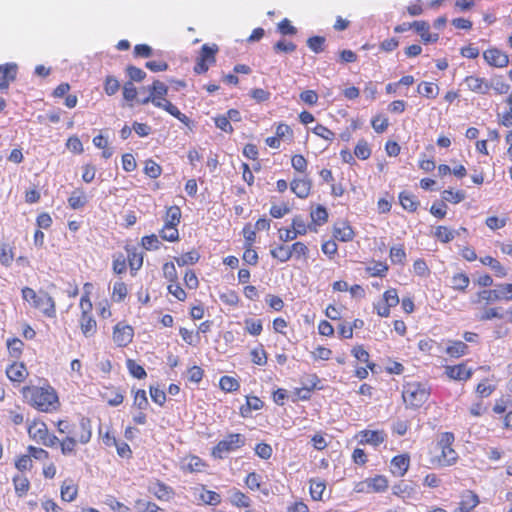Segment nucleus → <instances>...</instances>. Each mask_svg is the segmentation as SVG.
Instances as JSON below:
<instances>
[{"mask_svg": "<svg viewBox=\"0 0 512 512\" xmlns=\"http://www.w3.org/2000/svg\"><path fill=\"white\" fill-rule=\"evenodd\" d=\"M465 192L462 190H458L456 192L452 190H444L442 192V199L447 202H451L457 204L465 199Z\"/></svg>", "mask_w": 512, "mask_h": 512, "instance_id": "09e8293b", "label": "nucleus"}, {"mask_svg": "<svg viewBox=\"0 0 512 512\" xmlns=\"http://www.w3.org/2000/svg\"><path fill=\"white\" fill-rule=\"evenodd\" d=\"M361 444H371L378 446L385 441V434L382 431L365 430L361 432Z\"/></svg>", "mask_w": 512, "mask_h": 512, "instance_id": "f3484780", "label": "nucleus"}, {"mask_svg": "<svg viewBox=\"0 0 512 512\" xmlns=\"http://www.w3.org/2000/svg\"><path fill=\"white\" fill-rule=\"evenodd\" d=\"M181 219V209L174 205L167 208L165 215V228L177 227Z\"/></svg>", "mask_w": 512, "mask_h": 512, "instance_id": "a211bd4d", "label": "nucleus"}, {"mask_svg": "<svg viewBox=\"0 0 512 512\" xmlns=\"http://www.w3.org/2000/svg\"><path fill=\"white\" fill-rule=\"evenodd\" d=\"M135 509L137 512H164L153 502L139 499L135 502Z\"/></svg>", "mask_w": 512, "mask_h": 512, "instance_id": "8fccbe9b", "label": "nucleus"}, {"mask_svg": "<svg viewBox=\"0 0 512 512\" xmlns=\"http://www.w3.org/2000/svg\"><path fill=\"white\" fill-rule=\"evenodd\" d=\"M469 277L464 273H457L451 279L452 287L459 291H464L469 285Z\"/></svg>", "mask_w": 512, "mask_h": 512, "instance_id": "c03bdc74", "label": "nucleus"}, {"mask_svg": "<svg viewBox=\"0 0 512 512\" xmlns=\"http://www.w3.org/2000/svg\"><path fill=\"white\" fill-rule=\"evenodd\" d=\"M445 369L447 376L453 380H468L472 375V371L465 364L446 366Z\"/></svg>", "mask_w": 512, "mask_h": 512, "instance_id": "4468645a", "label": "nucleus"}, {"mask_svg": "<svg viewBox=\"0 0 512 512\" xmlns=\"http://www.w3.org/2000/svg\"><path fill=\"white\" fill-rule=\"evenodd\" d=\"M148 399L145 390L139 389L134 396V405L140 410H144L148 406Z\"/></svg>", "mask_w": 512, "mask_h": 512, "instance_id": "69168bd1", "label": "nucleus"}, {"mask_svg": "<svg viewBox=\"0 0 512 512\" xmlns=\"http://www.w3.org/2000/svg\"><path fill=\"white\" fill-rule=\"evenodd\" d=\"M270 254L273 258L278 259L281 262H286L292 257L290 247L283 244L272 249Z\"/></svg>", "mask_w": 512, "mask_h": 512, "instance_id": "e433bc0d", "label": "nucleus"}, {"mask_svg": "<svg viewBox=\"0 0 512 512\" xmlns=\"http://www.w3.org/2000/svg\"><path fill=\"white\" fill-rule=\"evenodd\" d=\"M214 121H215L216 127L219 128L220 130H222L226 133L233 132V127H232L231 123L229 122V118L226 117L225 115L217 116L214 119Z\"/></svg>", "mask_w": 512, "mask_h": 512, "instance_id": "0e129e2a", "label": "nucleus"}, {"mask_svg": "<svg viewBox=\"0 0 512 512\" xmlns=\"http://www.w3.org/2000/svg\"><path fill=\"white\" fill-rule=\"evenodd\" d=\"M367 483L375 492H383L388 488V480L382 475L367 479Z\"/></svg>", "mask_w": 512, "mask_h": 512, "instance_id": "4c0bfd02", "label": "nucleus"}, {"mask_svg": "<svg viewBox=\"0 0 512 512\" xmlns=\"http://www.w3.org/2000/svg\"><path fill=\"white\" fill-rule=\"evenodd\" d=\"M245 326L248 333L257 336L262 332V321L248 318L245 320Z\"/></svg>", "mask_w": 512, "mask_h": 512, "instance_id": "6e6d98bb", "label": "nucleus"}, {"mask_svg": "<svg viewBox=\"0 0 512 512\" xmlns=\"http://www.w3.org/2000/svg\"><path fill=\"white\" fill-rule=\"evenodd\" d=\"M399 201L402 207L409 212L416 211L419 206V201L416 199V197L407 191H402L399 194Z\"/></svg>", "mask_w": 512, "mask_h": 512, "instance_id": "6ab92c4d", "label": "nucleus"}, {"mask_svg": "<svg viewBox=\"0 0 512 512\" xmlns=\"http://www.w3.org/2000/svg\"><path fill=\"white\" fill-rule=\"evenodd\" d=\"M296 44L291 41L279 40L274 44L276 52L292 53L296 50Z\"/></svg>", "mask_w": 512, "mask_h": 512, "instance_id": "052dcab7", "label": "nucleus"}, {"mask_svg": "<svg viewBox=\"0 0 512 512\" xmlns=\"http://www.w3.org/2000/svg\"><path fill=\"white\" fill-rule=\"evenodd\" d=\"M354 154L360 160H367L371 155L368 143L364 140L359 141L355 146Z\"/></svg>", "mask_w": 512, "mask_h": 512, "instance_id": "3c124183", "label": "nucleus"}, {"mask_svg": "<svg viewBox=\"0 0 512 512\" xmlns=\"http://www.w3.org/2000/svg\"><path fill=\"white\" fill-rule=\"evenodd\" d=\"M310 216L312 219V224L315 226H321L328 220V212L323 205H317L314 210H311Z\"/></svg>", "mask_w": 512, "mask_h": 512, "instance_id": "b1692460", "label": "nucleus"}, {"mask_svg": "<svg viewBox=\"0 0 512 512\" xmlns=\"http://www.w3.org/2000/svg\"><path fill=\"white\" fill-rule=\"evenodd\" d=\"M479 504V497L472 491H467V495L460 503L459 512H469Z\"/></svg>", "mask_w": 512, "mask_h": 512, "instance_id": "393cba45", "label": "nucleus"}, {"mask_svg": "<svg viewBox=\"0 0 512 512\" xmlns=\"http://www.w3.org/2000/svg\"><path fill=\"white\" fill-rule=\"evenodd\" d=\"M310 483H311V485H310L311 497L314 500H321L323 492L326 488L325 483L323 481L316 480V479H311Z\"/></svg>", "mask_w": 512, "mask_h": 512, "instance_id": "de8ad7c7", "label": "nucleus"}, {"mask_svg": "<svg viewBox=\"0 0 512 512\" xmlns=\"http://www.w3.org/2000/svg\"><path fill=\"white\" fill-rule=\"evenodd\" d=\"M120 88L119 81L112 77L108 76L106 77L105 83H104V91L107 95L111 96L114 95Z\"/></svg>", "mask_w": 512, "mask_h": 512, "instance_id": "13d9d810", "label": "nucleus"}, {"mask_svg": "<svg viewBox=\"0 0 512 512\" xmlns=\"http://www.w3.org/2000/svg\"><path fill=\"white\" fill-rule=\"evenodd\" d=\"M133 338V328L130 325L117 323L113 329V340L119 347L127 346Z\"/></svg>", "mask_w": 512, "mask_h": 512, "instance_id": "9d476101", "label": "nucleus"}, {"mask_svg": "<svg viewBox=\"0 0 512 512\" xmlns=\"http://www.w3.org/2000/svg\"><path fill=\"white\" fill-rule=\"evenodd\" d=\"M277 30L282 35H295L297 28L292 25L291 21L287 18L282 19L277 26Z\"/></svg>", "mask_w": 512, "mask_h": 512, "instance_id": "864d4df0", "label": "nucleus"}, {"mask_svg": "<svg viewBox=\"0 0 512 512\" xmlns=\"http://www.w3.org/2000/svg\"><path fill=\"white\" fill-rule=\"evenodd\" d=\"M13 484L15 488V492L19 497H23L30 487L29 480L22 475H15L13 477Z\"/></svg>", "mask_w": 512, "mask_h": 512, "instance_id": "7c9ffc66", "label": "nucleus"}, {"mask_svg": "<svg viewBox=\"0 0 512 512\" xmlns=\"http://www.w3.org/2000/svg\"><path fill=\"white\" fill-rule=\"evenodd\" d=\"M93 144L97 148L102 149V157L106 159L112 157L113 150L111 147H109V141L107 137H105L102 134H99L93 138Z\"/></svg>", "mask_w": 512, "mask_h": 512, "instance_id": "a878e982", "label": "nucleus"}, {"mask_svg": "<svg viewBox=\"0 0 512 512\" xmlns=\"http://www.w3.org/2000/svg\"><path fill=\"white\" fill-rule=\"evenodd\" d=\"M264 403L256 396L247 397L246 406H242L240 409L243 417H248L252 410H259L263 407Z\"/></svg>", "mask_w": 512, "mask_h": 512, "instance_id": "c85d7f7f", "label": "nucleus"}, {"mask_svg": "<svg viewBox=\"0 0 512 512\" xmlns=\"http://www.w3.org/2000/svg\"><path fill=\"white\" fill-rule=\"evenodd\" d=\"M87 203V198L85 193L79 189H76L72 192L71 196L68 198V204L72 209H80L83 208Z\"/></svg>", "mask_w": 512, "mask_h": 512, "instance_id": "bb28decb", "label": "nucleus"}, {"mask_svg": "<svg viewBox=\"0 0 512 512\" xmlns=\"http://www.w3.org/2000/svg\"><path fill=\"white\" fill-rule=\"evenodd\" d=\"M167 94L168 86L160 80H154L149 86V95L141 103L151 102L155 107L165 110L182 123H187L189 118L166 98Z\"/></svg>", "mask_w": 512, "mask_h": 512, "instance_id": "f257e3e1", "label": "nucleus"}, {"mask_svg": "<svg viewBox=\"0 0 512 512\" xmlns=\"http://www.w3.org/2000/svg\"><path fill=\"white\" fill-rule=\"evenodd\" d=\"M18 66L15 63L0 64V91H7L16 79Z\"/></svg>", "mask_w": 512, "mask_h": 512, "instance_id": "1a4fd4ad", "label": "nucleus"}, {"mask_svg": "<svg viewBox=\"0 0 512 512\" xmlns=\"http://www.w3.org/2000/svg\"><path fill=\"white\" fill-rule=\"evenodd\" d=\"M219 384H220V388L226 392L236 391L240 387L239 382L235 378L227 376V375L222 376L220 378Z\"/></svg>", "mask_w": 512, "mask_h": 512, "instance_id": "a18cd8bd", "label": "nucleus"}, {"mask_svg": "<svg viewBox=\"0 0 512 512\" xmlns=\"http://www.w3.org/2000/svg\"><path fill=\"white\" fill-rule=\"evenodd\" d=\"M412 26L416 33L420 36L423 43H435L438 41L439 34L430 32V25L427 21H414Z\"/></svg>", "mask_w": 512, "mask_h": 512, "instance_id": "9b49d317", "label": "nucleus"}, {"mask_svg": "<svg viewBox=\"0 0 512 512\" xmlns=\"http://www.w3.org/2000/svg\"><path fill=\"white\" fill-rule=\"evenodd\" d=\"M481 263L489 266L498 277H504L507 275L506 269L501 265V263L491 256H485L480 259Z\"/></svg>", "mask_w": 512, "mask_h": 512, "instance_id": "cd10ccee", "label": "nucleus"}, {"mask_svg": "<svg viewBox=\"0 0 512 512\" xmlns=\"http://www.w3.org/2000/svg\"><path fill=\"white\" fill-rule=\"evenodd\" d=\"M33 306L41 310L46 316L54 317L56 313L55 302L53 298L46 292L40 291L39 297Z\"/></svg>", "mask_w": 512, "mask_h": 512, "instance_id": "f8f14e48", "label": "nucleus"}, {"mask_svg": "<svg viewBox=\"0 0 512 512\" xmlns=\"http://www.w3.org/2000/svg\"><path fill=\"white\" fill-rule=\"evenodd\" d=\"M292 228L298 235H305L307 229L315 232L317 231L315 227H312V224L307 226L300 215H297L292 219Z\"/></svg>", "mask_w": 512, "mask_h": 512, "instance_id": "ea45409f", "label": "nucleus"}, {"mask_svg": "<svg viewBox=\"0 0 512 512\" xmlns=\"http://www.w3.org/2000/svg\"><path fill=\"white\" fill-rule=\"evenodd\" d=\"M125 249L128 253L130 271L131 274L134 276L135 272L138 271L143 265V254L139 253L135 246L127 245Z\"/></svg>", "mask_w": 512, "mask_h": 512, "instance_id": "2eb2a0df", "label": "nucleus"}, {"mask_svg": "<svg viewBox=\"0 0 512 512\" xmlns=\"http://www.w3.org/2000/svg\"><path fill=\"white\" fill-rule=\"evenodd\" d=\"M371 126L376 133H383L389 126V120L385 115L377 114L371 119Z\"/></svg>", "mask_w": 512, "mask_h": 512, "instance_id": "f704fd0d", "label": "nucleus"}, {"mask_svg": "<svg viewBox=\"0 0 512 512\" xmlns=\"http://www.w3.org/2000/svg\"><path fill=\"white\" fill-rule=\"evenodd\" d=\"M126 366L129 373L137 379H144L147 376L145 369L141 365L137 364L133 359H128L126 361Z\"/></svg>", "mask_w": 512, "mask_h": 512, "instance_id": "37998d69", "label": "nucleus"}, {"mask_svg": "<svg viewBox=\"0 0 512 512\" xmlns=\"http://www.w3.org/2000/svg\"><path fill=\"white\" fill-rule=\"evenodd\" d=\"M160 237L163 240L169 241V242H175L179 240V232L176 227L173 228H165L160 231Z\"/></svg>", "mask_w": 512, "mask_h": 512, "instance_id": "680f3d73", "label": "nucleus"}, {"mask_svg": "<svg viewBox=\"0 0 512 512\" xmlns=\"http://www.w3.org/2000/svg\"><path fill=\"white\" fill-rule=\"evenodd\" d=\"M430 395L429 389L419 382L407 383L403 387L402 398L407 407L416 409L427 402Z\"/></svg>", "mask_w": 512, "mask_h": 512, "instance_id": "7ed1b4c3", "label": "nucleus"}, {"mask_svg": "<svg viewBox=\"0 0 512 512\" xmlns=\"http://www.w3.org/2000/svg\"><path fill=\"white\" fill-rule=\"evenodd\" d=\"M161 242L155 234L144 236L142 238V246L146 250L158 249Z\"/></svg>", "mask_w": 512, "mask_h": 512, "instance_id": "e2e57ef3", "label": "nucleus"}, {"mask_svg": "<svg viewBox=\"0 0 512 512\" xmlns=\"http://www.w3.org/2000/svg\"><path fill=\"white\" fill-rule=\"evenodd\" d=\"M260 475L256 472H251L247 475L245 479V484L247 487L251 490H260L261 489V483H260Z\"/></svg>", "mask_w": 512, "mask_h": 512, "instance_id": "774afa93", "label": "nucleus"}, {"mask_svg": "<svg viewBox=\"0 0 512 512\" xmlns=\"http://www.w3.org/2000/svg\"><path fill=\"white\" fill-rule=\"evenodd\" d=\"M26 368L23 363H13L6 369L7 377L11 381H23L25 378Z\"/></svg>", "mask_w": 512, "mask_h": 512, "instance_id": "aec40b11", "label": "nucleus"}, {"mask_svg": "<svg viewBox=\"0 0 512 512\" xmlns=\"http://www.w3.org/2000/svg\"><path fill=\"white\" fill-rule=\"evenodd\" d=\"M410 464V457L407 454L397 455L391 460V472L397 476H403Z\"/></svg>", "mask_w": 512, "mask_h": 512, "instance_id": "ddd939ff", "label": "nucleus"}, {"mask_svg": "<svg viewBox=\"0 0 512 512\" xmlns=\"http://www.w3.org/2000/svg\"><path fill=\"white\" fill-rule=\"evenodd\" d=\"M438 86L432 82H421L418 85L419 93L426 98H435L438 94Z\"/></svg>", "mask_w": 512, "mask_h": 512, "instance_id": "473e14b6", "label": "nucleus"}, {"mask_svg": "<svg viewBox=\"0 0 512 512\" xmlns=\"http://www.w3.org/2000/svg\"><path fill=\"white\" fill-rule=\"evenodd\" d=\"M325 42V37L316 35L307 39V46L311 51L318 54L325 50Z\"/></svg>", "mask_w": 512, "mask_h": 512, "instance_id": "c9c22d12", "label": "nucleus"}, {"mask_svg": "<svg viewBox=\"0 0 512 512\" xmlns=\"http://www.w3.org/2000/svg\"><path fill=\"white\" fill-rule=\"evenodd\" d=\"M290 189L299 198H306L311 189V182L308 179H294L290 183Z\"/></svg>", "mask_w": 512, "mask_h": 512, "instance_id": "dca6fc26", "label": "nucleus"}, {"mask_svg": "<svg viewBox=\"0 0 512 512\" xmlns=\"http://www.w3.org/2000/svg\"><path fill=\"white\" fill-rule=\"evenodd\" d=\"M23 395L29 404L43 412L55 409L56 404H58V396L51 387H25L23 388Z\"/></svg>", "mask_w": 512, "mask_h": 512, "instance_id": "f03ea898", "label": "nucleus"}, {"mask_svg": "<svg viewBox=\"0 0 512 512\" xmlns=\"http://www.w3.org/2000/svg\"><path fill=\"white\" fill-rule=\"evenodd\" d=\"M28 433L36 441H43L48 437V429L45 423H40L39 427L37 423H33L28 427Z\"/></svg>", "mask_w": 512, "mask_h": 512, "instance_id": "5701e85b", "label": "nucleus"}, {"mask_svg": "<svg viewBox=\"0 0 512 512\" xmlns=\"http://www.w3.org/2000/svg\"><path fill=\"white\" fill-rule=\"evenodd\" d=\"M78 489L76 486L67 484L66 481L61 485V498L64 501L71 502L77 497Z\"/></svg>", "mask_w": 512, "mask_h": 512, "instance_id": "79ce46f5", "label": "nucleus"}, {"mask_svg": "<svg viewBox=\"0 0 512 512\" xmlns=\"http://www.w3.org/2000/svg\"><path fill=\"white\" fill-rule=\"evenodd\" d=\"M80 429H81V432L79 434V441L82 443V444H86L90 441L91 439V435H92V432H91V421L89 418H86V417H82L81 420H80Z\"/></svg>", "mask_w": 512, "mask_h": 512, "instance_id": "2f4dec72", "label": "nucleus"}, {"mask_svg": "<svg viewBox=\"0 0 512 512\" xmlns=\"http://www.w3.org/2000/svg\"><path fill=\"white\" fill-rule=\"evenodd\" d=\"M255 453L261 459L267 460L272 456V447L266 443H259L255 447Z\"/></svg>", "mask_w": 512, "mask_h": 512, "instance_id": "338daca9", "label": "nucleus"}, {"mask_svg": "<svg viewBox=\"0 0 512 512\" xmlns=\"http://www.w3.org/2000/svg\"><path fill=\"white\" fill-rule=\"evenodd\" d=\"M458 231H451L446 226H438L435 230V237L443 243H449L455 238Z\"/></svg>", "mask_w": 512, "mask_h": 512, "instance_id": "58836bf2", "label": "nucleus"}, {"mask_svg": "<svg viewBox=\"0 0 512 512\" xmlns=\"http://www.w3.org/2000/svg\"><path fill=\"white\" fill-rule=\"evenodd\" d=\"M230 500H231V503L237 507H249L250 506L249 497L246 496L241 491L236 490V489L233 490Z\"/></svg>", "mask_w": 512, "mask_h": 512, "instance_id": "49530a36", "label": "nucleus"}, {"mask_svg": "<svg viewBox=\"0 0 512 512\" xmlns=\"http://www.w3.org/2000/svg\"><path fill=\"white\" fill-rule=\"evenodd\" d=\"M468 346L462 341H454L446 348V353L451 357L459 358L466 354Z\"/></svg>", "mask_w": 512, "mask_h": 512, "instance_id": "72a5a7b5", "label": "nucleus"}, {"mask_svg": "<svg viewBox=\"0 0 512 512\" xmlns=\"http://www.w3.org/2000/svg\"><path fill=\"white\" fill-rule=\"evenodd\" d=\"M483 58L489 66L495 68H504L509 64L508 54L496 47L484 50Z\"/></svg>", "mask_w": 512, "mask_h": 512, "instance_id": "423d86ee", "label": "nucleus"}, {"mask_svg": "<svg viewBox=\"0 0 512 512\" xmlns=\"http://www.w3.org/2000/svg\"><path fill=\"white\" fill-rule=\"evenodd\" d=\"M200 254L196 250L189 251L184 253L180 257H176L175 261L179 266H185L188 264H195L199 261Z\"/></svg>", "mask_w": 512, "mask_h": 512, "instance_id": "a19ab883", "label": "nucleus"}, {"mask_svg": "<svg viewBox=\"0 0 512 512\" xmlns=\"http://www.w3.org/2000/svg\"><path fill=\"white\" fill-rule=\"evenodd\" d=\"M383 300L385 304L388 305V307H395L399 304V297L397 294V290L394 288H391L384 292L383 294Z\"/></svg>", "mask_w": 512, "mask_h": 512, "instance_id": "bf43d9fd", "label": "nucleus"}, {"mask_svg": "<svg viewBox=\"0 0 512 512\" xmlns=\"http://www.w3.org/2000/svg\"><path fill=\"white\" fill-rule=\"evenodd\" d=\"M390 259L394 264H403L406 259L405 250L400 246H393L390 249Z\"/></svg>", "mask_w": 512, "mask_h": 512, "instance_id": "4d7b16f0", "label": "nucleus"}, {"mask_svg": "<svg viewBox=\"0 0 512 512\" xmlns=\"http://www.w3.org/2000/svg\"><path fill=\"white\" fill-rule=\"evenodd\" d=\"M463 83L466 85L468 91L479 95L488 94L492 88L489 80L477 75L466 76L463 80Z\"/></svg>", "mask_w": 512, "mask_h": 512, "instance_id": "0eeeda50", "label": "nucleus"}, {"mask_svg": "<svg viewBox=\"0 0 512 512\" xmlns=\"http://www.w3.org/2000/svg\"><path fill=\"white\" fill-rule=\"evenodd\" d=\"M246 443L244 435L239 433H230L225 439L219 441L213 447L211 455L216 459H222L224 453H229L243 447Z\"/></svg>", "mask_w": 512, "mask_h": 512, "instance_id": "39448f33", "label": "nucleus"}, {"mask_svg": "<svg viewBox=\"0 0 512 512\" xmlns=\"http://www.w3.org/2000/svg\"><path fill=\"white\" fill-rule=\"evenodd\" d=\"M218 51L219 47L216 44L202 45L193 67L194 73L197 75L205 74L209 70V67L216 63Z\"/></svg>", "mask_w": 512, "mask_h": 512, "instance_id": "20e7f679", "label": "nucleus"}, {"mask_svg": "<svg viewBox=\"0 0 512 512\" xmlns=\"http://www.w3.org/2000/svg\"><path fill=\"white\" fill-rule=\"evenodd\" d=\"M80 327L85 337H91L96 332V320L92 315H82L80 319Z\"/></svg>", "mask_w": 512, "mask_h": 512, "instance_id": "412c9836", "label": "nucleus"}, {"mask_svg": "<svg viewBox=\"0 0 512 512\" xmlns=\"http://www.w3.org/2000/svg\"><path fill=\"white\" fill-rule=\"evenodd\" d=\"M333 236L342 242H348L354 238V231L348 223L344 222L343 227H334Z\"/></svg>", "mask_w": 512, "mask_h": 512, "instance_id": "4be33fe9", "label": "nucleus"}, {"mask_svg": "<svg viewBox=\"0 0 512 512\" xmlns=\"http://www.w3.org/2000/svg\"><path fill=\"white\" fill-rule=\"evenodd\" d=\"M128 290L124 282H116L113 286V298L116 302H121L127 296Z\"/></svg>", "mask_w": 512, "mask_h": 512, "instance_id": "5fc2aeb1", "label": "nucleus"}, {"mask_svg": "<svg viewBox=\"0 0 512 512\" xmlns=\"http://www.w3.org/2000/svg\"><path fill=\"white\" fill-rule=\"evenodd\" d=\"M293 139V131L289 125L285 123H279L276 126L275 135L267 137L265 143L270 148L277 149L284 140L291 141Z\"/></svg>", "mask_w": 512, "mask_h": 512, "instance_id": "6e6552de", "label": "nucleus"}, {"mask_svg": "<svg viewBox=\"0 0 512 512\" xmlns=\"http://www.w3.org/2000/svg\"><path fill=\"white\" fill-rule=\"evenodd\" d=\"M149 491L160 500L168 499L172 493V489L170 487L159 481L149 486Z\"/></svg>", "mask_w": 512, "mask_h": 512, "instance_id": "c756f323", "label": "nucleus"}, {"mask_svg": "<svg viewBox=\"0 0 512 512\" xmlns=\"http://www.w3.org/2000/svg\"><path fill=\"white\" fill-rule=\"evenodd\" d=\"M24 346V343L19 338H13L9 339L7 341V347L9 350V353L14 358H19L22 352V348Z\"/></svg>", "mask_w": 512, "mask_h": 512, "instance_id": "603ef678", "label": "nucleus"}]
</instances>
